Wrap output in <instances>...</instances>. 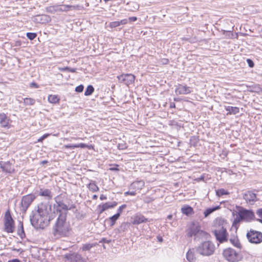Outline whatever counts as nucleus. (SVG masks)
I'll return each mask as SVG.
<instances>
[{"label": "nucleus", "instance_id": "1", "mask_svg": "<svg viewBox=\"0 0 262 262\" xmlns=\"http://www.w3.org/2000/svg\"><path fill=\"white\" fill-rule=\"evenodd\" d=\"M56 217V221L52 228L53 235L56 238L69 236L71 228L70 223L67 220V213L60 212Z\"/></svg>", "mask_w": 262, "mask_h": 262}, {"label": "nucleus", "instance_id": "2", "mask_svg": "<svg viewBox=\"0 0 262 262\" xmlns=\"http://www.w3.org/2000/svg\"><path fill=\"white\" fill-rule=\"evenodd\" d=\"M55 217V211H53V213H51L50 217L40 216L34 213L30 218V221L32 225L35 228L44 229L49 225L50 221L53 220Z\"/></svg>", "mask_w": 262, "mask_h": 262}, {"label": "nucleus", "instance_id": "3", "mask_svg": "<svg viewBox=\"0 0 262 262\" xmlns=\"http://www.w3.org/2000/svg\"><path fill=\"white\" fill-rule=\"evenodd\" d=\"M225 223L222 220H216L215 223V229L212 231L217 241L220 243H224L227 241L228 233L225 226Z\"/></svg>", "mask_w": 262, "mask_h": 262}, {"label": "nucleus", "instance_id": "4", "mask_svg": "<svg viewBox=\"0 0 262 262\" xmlns=\"http://www.w3.org/2000/svg\"><path fill=\"white\" fill-rule=\"evenodd\" d=\"M215 250L214 244L211 241H205L196 248V251L201 255L209 256L213 254Z\"/></svg>", "mask_w": 262, "mask_h": 262}, {"label": "nucleus", "instance_id": "5", "mask_svg": "<svg viewBox=\"0 0 262 262\" xmlns=\"http://www.w3.org/2000/svg\"><path fill=\"white\" fill-rule=\"evenodd\" d=\"M255 219L254 213L252 210H248L240 207L238 209V216L235 219L233 223H238L242 221L250 222Z\"/></svg>", "mask_w": 262, "mask_h": 262}, {"label": "nucleus", "instance_id": "6", "mask_svg": "<svg viewBox=\"0 0 262 262\" xmlns=\"http://www.w3.org/2000/svg\"><path fill=\"white\" fill-rule=\"evenodd\" d=\"M223 255L229 262H237L241 259L239 253L231 248L225 249L223 252Z\"/></svg>", "mask_w": 262, "mask_h": 262}, {"label": "nucleus", "instance_id": "7", "mask_svg": "<svg viewBox=\"0 0 262 262\" xmlns=\"http://www.w3.org/2000/svg\"><path fill=\"white\" fill-rule=\"evenodd\" d=\"M52 212V206L48 203H40L38 206V209L35 214L45 217H50Z\"/></svg>", "mask_w": 262, "mask_h": 262}, {"label": "nucleus", "instance_id": "8", "mask_svg": "<svg viewBox=\"0 0 262 262\" xmlns=\"http://www.w3.org/2000/svg\"><path fill=\"white\" fill-rule=\"evenodd\" d=\"M247 237L251 243L259 244L262 242V233L259 231L251 230L247 232Z\"/></svg>", "mask_w": 262, "mask_h": 262}, {"label": "nucleus", "instance_id": "9", "mask_svg": "<svg viewBox=\"0 0 262 262\" xmlns=\"http://www.w3.org/2000/svg\"><path fill=\"white\" fill-rule=\"evenodd\" d=\"M36 196L33 194H29L23 197L21 202L20 210L25 212Z\"/></svg>", "mask_w": 262, "mask_h": 262}, {"label": "nucleus", "instance_id": "10", "mask_svg": "<svg viewBox=\"0 0 262 262\" xmlns=\"http://www.w3.org/2000/svg\"><path fill=\"white\" fill-rule=\"evenodd\" d=\"M5 229L8 233H12L14 230V221L9 212L5 215Z\"/></svg>", "mask_w": 262, "mask_h": 262}, {"label": "nucleus", "instance_id": "11", "mask_svg": "<svg viewBox=\"0 0 262 262\" xmlns=\"http://www.w3.org/2000/svg\"><path fill=\"white\" fill-rule=\"evenodd\" d=\"M200 227V226L198 223L192 222L190 224L186 230L187 236L188 237L194 236L195 238L199 230Z\"/></svg>", "mask_w": 262, "mask_h": 262}, {"label": "nucleus", "instance_id": "12", "mask_svg": "<svg viewBox=\"0 0 262 262\" xmlns=\"http://www.w3.org/2000/svg\"><path fill=\"white\" fill-rule=\"evenodd\" d=\"M119 80L127 85L132 84L135 79L134 75L131 74H122L118 76Z\"/></svg>", "mask_w": 262, "mask_h": 262}, {"label": "nucleus", "instance_id": "13", "mask_svg": "<svg viewBox=\"0 0 262 262\" xmlns=\"http://www.w3.org/2000/svg\"><path fill=\"white\" fill-rule=\"evenodd\" d=\"M64 257L70 262H86L81 255L76 253L66 254Z\"/></svg>", "mask_w": 262, "mask_h": 262}, {"label": "nucleus", "instance_id": "14", "mask_svg": "<svg viewBox=\"0 0 262 262\" xmlns=\"http://www.w3.org/2000/svg\"><path fill=\"white\" fill-rule=\"evenodd\" d=\"M243 197L247 203L251 205L253 204L256 201V194L250 191L244 193Z\"/></svg>", "mask_w": 262, "mask_h": 262}, {"label": "nucleus", "instance_id": "15", "mask_svg": "<svg viewBox=\"0 0 262 262\" xmlns=\"http://www.w3.org/2000/svg\"><path fill=\"white\" fill-rule=\"evenodd\" d=\"M32 20L36 23L46 24L51 21V18L45 14L37 15L32 18Z\"/></svg>", "mask_w": 262, "mask_h": 262}, {"label": "nucleus", "instance_id": "16", "mask_svg": "<svg viewBox=\"0 0 262 262\" xmlns=\"http://www.w3.org/2000/svg\"><path fill=\"white\" fill-rule=\"evenodd\" d=\"M175 92L177 94L186 95L191 92V88L186 85L179 84L177 87Z\"/></svg>", "mask_w": 262, "mask_h": 262}, {"label": "nucleus", "instance_id": "17", "mask_svg": "<svg viewBox=\"0 0 262 262\" xmlns=\"http://www.w3.org/2000/svg\"><path fill=\"white\" fill-rule=\"evenodd\" d=\"M56 203L57 204V208L56 210L53 211L55 212L56 216L58 215L60 212H62L61 210L67 211L69 209L68 206L61 201H58L56 200Z\"/></svg>", "mask_w": 262, "mask_h": 262}, {"label": "nucleus", "instance_id": "18", "mask_svg": "<svg viewBox=\"0 0 262 262\" xmlns=\"http://www.w3.org/2000/svg\"><path fill=\"white\" fill-rule=\"evenodd\" d=\"M0 167L3 171L8 173H13L14 171V169L11 166L10 162H4L1 161Z\"/></svg>", "mask_w": 262, "mask_h": 262}, {"label": "nucleus", "instance_id": "19", "mask_svg": "<svg viewBox=\"0 0 262 262\" xmlns=\"http://www.w3.org/2000/svg\"><path fill=\"white\" fill-rule=\"evenodd\" d=\"M148 221H149L148 219L145 217L141 214H139L135 216L133 223L135 225H139L141 223H145Z\"/></svg>", "mask_w": 262, "mask_h": 262}, {"label": "nucleus", "instance_id": "20", "mask_svg": "<svg viewBox=\"0 0 262 262\" xmlns=\"http://www.w3.org/2000/svg\"><path fill=\"white\" fill-rule=\"evenodd\" d=\"M117 205V203L116 202H114L113 203L107 202V203H105L104 204H103L100 206L101 207V209H100V213H102L105 210H107V209H108L109 208H112L114 207Z\"/></svg>", "mask_w": 262, "mask_h": 262}, {"label": "nucleus", "instance_id": "21", "mask_svg": "<svg viewBox=\"0 0 262 262\" xmlns=\"http://www.w3.org/2000/svg\"><path fill=\"white\" fill-rule=\"evenodd\" d=\"M38 195L46 197L48 200L51 199L52 197L51 191L48 189H40Z\"/></svg>", "mask_w": 262, "mask_h": 262}, {"label": "nucleus", "instance_id": "22", "mask_svg": "<svg viewBox=\"0 0 262 262\" xmlns=\"http://www.w3.org/2000/svg\"><path fill=\"white\" fill-rule=\"evenodd\" d=\"M144 186V182L143 181H135L132 183V188L137 189L141 190Z\"/></svg>", "mask_w": 262, "mask_h": 262}, {"label": "nucleus", "instance_id": "23", "mask_svg": "<svg viewBox=\"0 0 262 262\" xmlns=\"http://www.w3.org/2000/svg\"><path fill=\"white\" fill-rule=\"evenodd\" d=\"M187 259L189 261H193L195 260L194 249H190L186 254Z\"/></svg>", "mask_w": 262, "mask_h": 262}, {"label": "nucleus", "instance_id": "24", "mask_svg": "<svg viewBox=\"0 0 262 262\" xmlns=\"http://www.w3.org/2000/svg\"><path fill=\"white\" fill-rule=\"evenodd\" d=\"M9 119L7 116H0V125L2 127H8Z\"/></svg>", "mask_w": 262, "mask_h": 262}, {"label": "nucleus", "instance_id": "25", "mask_svg": "<svg viewBox=\"0 0 262 262\" xmlns=\"http://www.w3.org/2000/svg\"><path fill=\"white\" fill-rule=\"evenodd\" d=\"M209 234L206 232L201 229V227L199 228V230L195 239H207L209 237Z\"/></svg>", "mask_w": 262, "mask_h": 262}, {"label": "nucleus", "instance_id": "26", "mask_svg": "<svg viewBox=\"0 0 262 262\" xmlns=\"http://www.w3.org/2000/svg\"><path fill=\"white\" fill-rule=\"evenodd\" d=\"M225 108L228 112L227 115L229 114H236L239 112V108L237 107H233L231 106H226Z\"/></svg>", "mask_w": 262, "mask_h": 262}, {"label": "nucleus", "instance_id": "27", "mask_svg": "<svg viewBox=\"0 0 262 262\" xmlns=\"http://www.w3.org/2000/svg\"><path fill=\"white\" fill-rule=\"evenodd\" d=\"M220 206H217L213 208H207L205 211L204 212V215L205 217H207L208 215H209L210 214H211L214 211L217 210V209H220Z\"/></svg>", "mask_w": 262, "mask_h": 262}, {"label": "nucleus", "instance_id": "28", "mask_svg": "<svg viewBox=\"0 0 262 262\" xmlns=\"http://www.w3.org/2000/svg\"><path fill=\"white\" fill-rule=\"evenodd\" d=\"M182 212L187 215L191 214L193 212V209L190 206H184L181 208Z\"/></svg>", "mask_w": 262, "mask_h": 262}, {"label": "nucleus", "instance_id": "29", "mask_svg": "<svg viewBox=\"0 0 262 262\" xmlns=\"http://www.w3.org/2000/svg\"><path fill=\"white\" fill-rule=\"evenodd\" d=\"M74 7L71 5H57L58 12L67 11H69L70 8H73Z\"/></svg>", "mask_w": 262, "mask_h": 262}, {"label": "nucleus", "instance_id": "30", "mask_svg": "<svg viewBox=\"0 0 262 262\" xmlns=\"http://www.w3.org/2000/svg\"><path fill=\"white\" fill-rule=\"evenodd\" d=\"M88 188L89 190L92 191V192H96L99 190L98 187L97 186V185L95 184L94 182H90L88 185Z\"/></svg>", "mask_w": 262, "mask_h": 262}, {"label": "nucleus", "instance_id": "31", "mask_svg": "<svg viewBox=\"0 0 262 262\" xmlns=\"http://www.w3.org/2000/svg\"><path fill=\"white\" fill-rule=\"evenodd\" d=\"M24 103L26 105H31L34 104L35 100L31 98H23Z\"/></svg>", "mask_w": 262, "mask_h": 262}, {"label": "nucleus", "instance_id": "32", "mask_svg": "<svg viewBox=\"0 0 262 262\" xmlns=\"http://www.w3.org/2000/svg\"><path fill=\"white\" fill-rule=\"evenodd\" d=\"M230 241L231 243L235 247L241 248V245L238 241V239L236 237H234L233 238H230Z\"/></svg>", "mask_w": 262, "mask_h": 262}, {"label": "nucleus", "instance_id": "33", "mask_svg": "<svg viewBox=\"0 0 262 262\" xmlns=\"http://www.w3.org/2000/svg\"><path fill=\"white\" fill-rule=\"evenodd\" d=\"M47 12L51 13H54L56 12H58L57 5L51 6L46 8Z\"/></svg>", "mask_w": 262, "mask_h": 262}, {"label": "nucleus", "instance_id": "34", "mask_svg": "<svg viewBox=\"0 0 262 262\" xmlns=\"http://www.w3.org/2000/svg\"><path fill=\"white\" fill-rule=\"evenodd\" d=\"M96 245V244L87 243V244L83 245L82 247H81V249H82V251H89L92 247H95Z\"/></svg>", "mask_w": 262, "mask_h": 262}, {"label": "nucleus", "instance_id": "35", "mask_svg": "<svg viewBox=\"0 0 262 262\" xmlns=\"http://www.w3.org/2000/svg\"><path fill=\"white\" fill-rule=\"evenodd\" d=\"M94 91V89L93 86L91 85H89L87 86L84 95L85 96L91 95Z\"/></svg>", "mask_w": 262, "mask_h": 262}, {"label": "nucleus", "instance_id": "36", "mask_svg": "<svg viewBox=\"0 0 262 262\" xmlns=\"http://www.w3.org/2000/svg\"><path fill=\"white\" fill-rule=\"evenodd\" d=\"M229 193L227 191L225 190L223 188L216 190V195L219 197L222 196L223 195H227Z\"/></svg>", "mask_w": 262, "mask_h": 262}, {"label": "nucleus", "instance_id": "37", "mask_svg": "<svg viewBox=\"0 0 262 262\" xmlns=\"http://www.w3.org/2000/svg\"><path fill=\"white\" fill-rule=\"evenodd\" d=\"M20 228L18 229V234L19 236L23 238L25 236V233L24 230L23 225L21 222H19Z\"/></svg>", "mask_w": 262, "mask_h": 262}, {"label": "nucleus", "instance_id": "38", "mask_svg": "<svg viewBox=\"0 0 262 262\" xmlns=\"http://www.w3.org/2000/svg\"><path fill=\"white\" fill-rule=\"evenodd\" d=\"M59 100L57 96L56 95H50L48 97V101L49 102L52 103H55L57 102Z\"/></svg>", "mask_w": 262, "mask_h": 262}, {"label": "nucleus", "instance_id": "39", "mask_svg": "<svg viewBox=\"0 0 262 262\" xmlns=\"http://www.w3.org/2000/svg\"><path fill=\"white\" fill-rule=\"evenodd\" d=\"M129 224L128 223L124 222L121 224L119 230L120 232H124L127 230Z\"/></svg>", "mask_w": 262, "mask_h": 262}, {"label": "nucleus", "instance_id": "40", "mask_svg": "<svg viewBox=\"0 0 262 262\" xmlns=\"http://www.w3.org/2000/svg\"><path fill=\"white\" fill-rule=\"evenodd\" d=\"M119 216V213H116V214L110 217V220L111 221V226H113L115 224L116 221L118 220Z\"/></svg>", "mask_w": 262, "mask_h": 262}, {"label": "nucleus", "instance_id": "41", "mask_svg": "<svg viewBox=\"0 0 262 262\" xmlns=\"http://www.w3.org/2000/svg\"><path fill=\"white\" fill-rule=\"evenodd\" d=\"M26 36L30 40H33L36 37L37 34L35 33L28 32Z\"/></svg>", "mask_w": 262, "mask_h": 262}, {"label": "nucleus", "instance_id": "42", "mask_svg": "<svg viewBox=\"0 0 262 262\" xmlns=\"http://www.w3.org/2000/svg\"><path fill=\"white\" fill-rule=\"evenodd\" d=\"M154 200H155V199H154L150 196H146L143 199V201L145 203H149Z\"/></svg>", "mask_w": 262, "mask_h": 262}, {"label": "nucleus", "instance_id": "43", "mask_svg": "<svg viewBox=\"0 0 262 262\" xmlns=\"http://www.w3.org/2000/svg\"><path fill=\"white\" fill-rule=\"evenodd\" d=\"M120 26V23H119V21H113V22H111L110 23V27L112 28H116L117 27H118Z\"/></svg>", "mask_w": 262, "mask_h": 262}, {"label": "nucleus", "instance_id": "44", "mask_svg": "<svg viewBox=\"0 0 262 262\" xmlns=\"http://www.w3.org/2000/svg\"><path fill=\"white\" fill-rule=\"evenodd\" d=\"M84 86L83 85L81 84L76 87L75 91L77 92H82L83 91Z\"/></svg>", "mask_w": 262, "mask_h": 262}, {"label": "nucleus", "instance_id": "45", "mask_svg": "<svg viewBox=\"0 0 262 262\" xmlns=\"http://www.w3.org/2000/svg\"><path fill=\"white\" fill-rule=\"evenodd\" d=\"M50 135V134H46L43 135L42 136L40 137L38 139V142H42L44 139H45L46 138L48 137Z\"/></svg>", "mask_w": 262, "mask_h": 262}, {"label": "nucleus", "instance_id": "46", "mask_svg": "<svg viewBox=\"0 0 262 262\" xmlns=\"http://www.w3.org/2000/svg\"><path fill=\"white\" fill-rule=\"evenodd\" d=\"M246 61L250 68H253L254 67V63L251 59H247Z\"/></svg>", "mask_w": 262, "mask_h": 262}, {"label": "nucleus", "instance_id": "47", "mask_svg": "<svg viewBox=\"0 0 262 262\" xmlns=\"http://www.w3.org/2000/svg\"><path fill=\"white\" fill-rule=\"evenodd\" d=\"M126 207V205L124 204V205H122V206H121L119 209H118V213H119V216H120V214L122 212V210L125 208V207Z\"/></svg>", "mask_w": 262, "mask_h": 262}, {"label": "nucleus", "instance_id": "48", "mask_svg": "<svg viewBox=\"0 0 262 262\" xmlns=\"http://www.w3.org/2000/svg\"><path fill=\"white\" fill-rule=\"evenodd\" d=\"M66 71L69 72L75 73L76 72V69L75 68H71L68 67H66Z\"/></svg>", "mask_w": 262, "mask_h": 262}, {"label": "nucleus", "instance_id": "49", "mask_svg": "<svg viewBox=\"0 0 262 262\" xmlns=\"http://www.w3.org/2000/svg\"><path fill=\"white\" fill-rule=\"evenodd\" d=\"M88 147V145L84 143H80L78 144H76V148L80 147V148H85Z\"/></svg>", "mask_w": 262, "mask_h": 262}, {"label": "nucleus", "instance_id": "50", "mask_svg": "<svg viewBox=\"0 0 262 262\" xmlns=\"http://www.w3.org/2000/svg\"><path fill=\"white\" fill-rule=\"evenodd\" d=\"M257 215L260 218H262V208H259L256 211Z\"/></svg>", "mask_w": 262, "mask_h": 262}, {"label": "nucleus", "instance_id": "51", "mask_svg": "<svg viewBox=\"0 0 262 262\" xmlns=\"http://www.w3.org/2000/svg\"><path fill=\"white\" fill-rule=\"evenodd\" d=\"M64 148L74 149V148H76V144L75 145H64Z\"/></svg>", "mask_w": 262, "mask_h": 262}, {"label": "nucleus", "instance_id": "52", "mask_svg": "<svg viewBox=\"0 0 262 262\" xmlns=\"http://www.w3.org/2000/svg\"><path fill=\"white\" fill-rule=\"evenodd\" d=\"M128 23V19H124L120 21H119L120 25H125Z\"/></svg>", "mask_w": 262, "mask_h": 262}, {"label": "nucleus", "instance_id": "53", "mask_svg": "<svg viewBox=\"0 0 262 262\" xmlns=\"http://www.w3.org/2000/svg\"><path fill=\"white\" fill-rule=\"evenodd\" d=\"M136 194V192L134 191H127L125 192V195H135Z\"/></svg>", "mask_w": 262, "mask_h": 262}, {"label": "nucleus", "instance_id": "54", "mask_svg": "<svg viewBox=\"0 0 262 262\" xmlns=\"http://www.w3.org/2000/svg\"><path fill=\"white\" fill-rule=\"evenodd\" d=\"M129 21H135L137 20V17L133 16L128 18V19Z\"/></svg>", "mask_w": 262, "mask_h": 262}, {"label": "nucleus", "instance_id": "55", "mask_svg": "<svg viewBox=\"0 0 262 262\" xmlns=\"http://www.w3.org/2000/svg\"><path fill=\"white\" fill-rule=\"evenodd\" d=\"M111 240H107V239L105 238H103L101 241H100V242H104V243H111Z\"/></svg>", "mask_w": 262, "mask_h": 262}, {"label": "nucleus", "instance_id": "56", "mask_svg": "<svg viewBox=\"0 0 262 262\" xmlns=\"http://www.w3.org/2000/svg\"><path fill=\"white\" fill-rule=\"evenodd\" d=\"M106 199H107L106 196L103 194H101L100 196V199L101 200H106Z\"/></svg>", "mask_w": 262, "mask_h": 262}, {"label": "nucleus", "instance_id": "57", "mask_svg": "<svg viewBox=\"0 0 262 262\" xmlns=\"http://www.w3.org/2000/svg\"><path fill=\"white\" fill-rule=\"evenodd\" d=\"M31 86L35 87V88H38V85H37L36 83H35V82H32V83H31Z\"/></svg>", "mask_w": 262, "mask_h": 262}, {"label": "nucleus", "instance_id": "58", "mask_svg": "<svg viewBox=\"0 0 262 262\" xmlns=\"http://www.w3.org/2000/svg\"><path fill=\"white\" fill-rule=\"evenodd\" d=\"M59 70L60 71H66V67L59 68Z\"/></svg>", "mask_w": 262, "mask_h": 262}, {"label": "nucleus", "instance_id": "59", "mask_svg": "<svg viewBox=\"0 0 262 262\" xmlns=\"http://www.w3.org/2000/svg\"><path fill=\"white\" fill-rule=\"evenodd\" d=\"M8 262H20L19 260L18 259H13L11 261H9Z\"/></svg>", "mask_w": 262, "mask_h": 262}, {"label": "nucleus", "instance_id": "60", "mask_svg": "<svg viewBox=\"0 0 262 262\" xmlns=\"http://www.w3.org/2000/svg\"><path fill=\"white\" fill-rule=\"evenodd\" d=\"M172 217V215L171 214H170L167 216V219L169 220H171Z\"/></svg>", "mask_w": 262, "mask_h": 262}, {"label": "nucleus", "instance_id": "61", "mask_svg": "<svg viewBox=\"0 0 262 262\" xmlns=\"http://www.w3.org/2000/svg\"><path fill=\"white\" fill-rule=\"evenodd\" d=\"M256 221L262 224V219H256Z\"/></svg>", "mask_w": 262, "mask_h": 262}, {"label": "nucleus", "instance_id": "62", "mask_svg": "<svg viewBox=\"0 0 262 262\" xmlns=\"http://www.w3.org/2000/svg\"><path fill=\"white\" fill-rule=\"evenodd\" d=\"M93 198L94 199H96L97 198V196L96 195H94Z\"/></svg>", "mask_w": 262, "mask_h": 262}, {"label": "nucleus", "instance_id": "63", "mask_svg": "<svg viewBox=\"0 0 262 262\" xmlns=\"http://www.w3.org/2000/svg\"><path fill=\"white\" fill-rule=\"evenodd\" d=\"M173 105H174V104H173V105H170V106L172 107Z\"/></svg>", "mask_w": 262, "mask_h": 262}, {"label": "nucleus", "instance_id": "64", "mask_svg": "<svg viewBox=\"0 0 262 262\" xmlns=\"http://www.w3.org/2000/svg\"><path fill=\"white\" fill-rule=\"evenodd\" d=\"M173 105H174V104H173V105H170V106L172 107Z\"/></svg>", "mask_w": 262, "mask_h": 262}]
</instances>
